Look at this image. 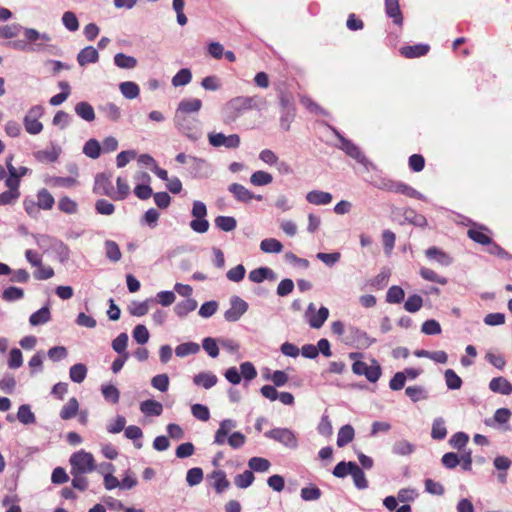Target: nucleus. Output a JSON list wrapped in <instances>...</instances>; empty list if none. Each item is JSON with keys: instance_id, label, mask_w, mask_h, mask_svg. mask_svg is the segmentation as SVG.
Wrapping results in <instances>:
<instances>
[{"instance_id": "obj_1", "label": "nucleus", "mask_w": 512, "mask_h": 512, "mask_svg": "<svg viewBox=\"0 0 512 512\" xmlns=\"http://www.w3.org/2000/svg\"><path fill=\"white\" fill-rule=\"evenodd\" d=\"M236 426L237 423L233 419L222 420L219 424V428L215 432L213 443L219 446L228 443L233 449L241 448L246 442L245 435L238 431L230 433Z\"/></svg>"}, {"instance_id": "obj_2", "label": "nucleus", "mask_w": 512, "mask_h": 512, "mask_svg": "<svg viewBox=\"0 0 512 512\" xmlns=\"http://www.w3.org/2000/svg\"><path fill=\"white\" fill-rule=\"evenodd\" d=\"M23 34L25 40H15L10 42L8 45L20 51L30 50L40 52L44 50V45L42 43H38V40L43 42L51 41V36L47 33H40L38 30L34 28H24Z\"/></svg>"}, {"instance_id": "obj_3", "label": "nucleus", "mask_w": 512, "mask_h": 512, "mask_svg": "<svg viewBox=\"0 0 512 512\" xmlns=\"http://www.w3.org/2000/svg\"><path fill=\"white\" fill-rule=\"evenodd\" d=\"M175 128L192 141L200 139L201 123L197 115L179 114L174 115Z\"/></svg>"}, {"instance_id": "obj_4", "label": "nucleus", "mask_w": 512, "mask_h": 512, "mask_svg": "<svg viewBox=\"0 0 512 512\" xmlns=\"http://www.w3.org/2000/svg\"><path fill=\"white\" fill-rule=\"evenodd\" d=\"M333 133L340 141L339 149L344 151L349 157L355 159L359 164L363 165L367 170L374 169V165L366 158L360 148L350 140L341 135L335 128L330 127Z\"/></svg>"}, {"instance_id": "obj_5", "label": "nucleus", "mask_w": 512, "mask_h": 512, "mask_svg": "<svg viewBox=\"0 0 512 512\" xmlns=\"http://www.w3.org/2000/svg\"><path fill=\"white\" fill-rule=\"evenodd\" d=\"M69 462L71 465V473L86 474L96 469L93 455L84 450L73 453Z\"/></svg>"}, {"instance_id": "obj_6", "label": "nucleus", "mask_w": 512, "mask_h": 512, "mask_svg": "<svg viewBox=\"0 0 512 512\" xmlns=\"http://www.w3.org/2000/svg\"><path fill=\"white\" fill-rule=\"evenodd\" d=\"M191 215L194 218L191 220L190 228L199 234L206 233L209 229V222L206 219L207 207L204 202L195 200L192 205Z\"/></svg>"}, {"instance_id": "obj_7", "label": "nucleus", "mask_w": 512, "mask_h": 512, "mask_svg": "<svg viewBox=\"0 0 512 512\" xmlns=\"http://www.w3.org/2000/svg\"><path fill=\"white\" fill-rule=\"evenodd\" d=\"M247 111V105L243 101V96L234 97L222 109L223 122L231 124Z\"/></svg>"}, {"instance_id": "obj_8", "label": "nucleus", "mask_w": 512, "mask_h": 512, "mask_svg": "<svg viewBox=\"0 0 512 512\" xmlns=\"http://www.w3.org/2000/svg\"><path fill=\"white\" fill-rule=\"evenodd\" d=\"M346 344L354 345L360 349H366L376 342L365 331L354 327H347V336L344 338Z\"/></svg>"}, {"instance_id": "obj_9", "label": "nucleus", "mask_w": 512, "mask_h": 512, "mask_svg": "<svg viewBox=\"0 0 512 512\" xmlns=\"http://www.w3.org/2000/svg\"><path fill=\"white\" fill-rule=\"evenodd\" d=\"M352 371L359 376H365L369 382L375 383L382 374L380 365L376 360L372 361V365L359 360H355L352 364Z\"/></svg>"}, {"instance_id": "obj_10", "label": "nucleus", "mask_w": 512, "mask_h": 512, "mask_svg": "<svg viewBox=\"0 0 512 512\" xmlns=\"http://www.w3.org/2000/svg\"><path fill=\"white\" fill-rule=\"evenodd\" d=\"M265 437L275 440L287 448L296 449L298 447V439L296 434L288 428H274L265 432Z\"/></svg>"}, {"instance_id": "obj_11", "label": "nucleus", "mask_w": 512, "mask_h": 512, "mask_svg": "<svg viewBox=\"0 0 512 512\" xmlns=\"http://www.w3.org/2000/svg\"><path fill=\"white\" fill-rule=\"evenodd\" d=\"M230 305L231 307L224 313V318L228 322L238 321L248 310V304L239 296H232Z\"/></svg>"}, {"instance_id": "obj_12", "label": "nucleus", "mask_w": 512, "mask_h": 512, "mask_svg": "<svg viewBox=\"0 0 512 512\" xmlns=\"http://www.w3.org/2000/svg\"><path fill=\"white\" fill-rule=\"evenodd\" d=\"M93 191L98 195L108 196L113 199L114 187L111 182V176L105 173L97 174Z\"/></svg>"}, {"instance_id": "obj_13", "label": "nucleus", "mask_w": 512, "mask_h": 512, "mask_svg": "<svg viewBox=\"0 0 512 512\" xmlns=\"http://www.w3.org/2000/svg\"><path fill=\"white\" fill-rule=\"evenodd\" d=\"M228 191L234 196V198L243 203H248L253 199H256L258 201L262 200L261 195H255L253 192L248 190L246 187H244L241 184L238 183H232L228 186Z\"/></svg>"}, {"instance_id": "obj_14", "label": "nucleus", "mask_w": 512, "mask_h": 512, "mask_svg": "<svg viewBox=\"0 0 512 512\" xmlns=\"http://www.w3.org/2000/svg\"><path fill=\"white\" fill-rule=\"evenodd\" d=\"M190 171L198 178H208L213 173V168L210 163L202 158L190 157Z\"/></svg>"}, {"instance_id": "obj_15", "label": "nucleus", "mask_w": 512, "mask_h": 512, "mask_svg": "<svg viewBox=\"0 0 512 512\" xmlns=\"http://www.w3.org/2000/svg\"><path fill=\"white\" fill-rule=\"evenodd\" d=\"M33 237L40 248L54 247L58 249L61 254L63 253L65 257L68 256V247L62 241L44 234H36L33 235Z\"/></svg>"}, {"instance_id": "obj_16", "label": "nucleus", "mask_w": 512, "mask_h": 512, "mask_svg": "<svg viewBox=\"0 0 512 512\" xmlns=\"http://www.w3.org/2000/svg\"><path fill=\"white\" fill-rule=\"evenodd\" d=\"M202 107V101L198 98L183 99L179 102L175 113L197 115Z\"/></svg>"}, {"instance_id": "obj_17", "label": "nucleus", "mask_w": 512, "mask_h": 512, "mask_svg": "<svg viewBox=\"0 0 512 512\" xmlns=\"http://www.w3.org/2000/svg\"><path fill=\"white\" fill-rule=\"evenodd\" d=\"M489 389L497 394L508 396L512 393V384L505 377H494L489 382Z\"/></svg>"}, {"instance_id": "obj_18", "label": "nucleus", "mask_w": 512, "mask_h": 512, "mask_svg": "<svg viewBox=\"0 0 512 512\" xmlns=\"http://www.w3.org/2000/svg\"><path fill=\"white\" fill-rule=\"evenodd\" d=\"M248 277H249V280L254 283H261L266 279L270 280V281H274L277 278L276 273L271 268H268V267H260V268L254 269V270L250 271Z\"/></svg>"}, {"instance_id": "obj_19", "label": "nucleus", "mask_w": 512, "mask_h": 512, "mask_svg": "<svg viewBox=\"0 0 512 512\" xmlns=\"http://www.w3.org/2000/svg\"><path fill=\"white\" fill-rule=\"evenodd\" d=\"M12 160L13 156H9L6 159V166L9 172V176L5 180V185L8 187V190L20 192V180L17 178V169L12 165Z\"/></svg>"}, {"instance_id": "obj_20", "label": "nucleus", "mask_w": 512, "mask_h": 512, "mask_svg": "<svg viewBox=\"0 0 512 512\" xmlns=\"http://www.w3.org/2000/svg\"><path fill=\"white\" fill-rule=\"evenodd\" d=\"M99 60V53L93 46L83 48L77 55V62L80 66H85L89 63H96Z\"/></svg>"}, {"instance_id": "obj_21", "label": "nucleus", "mask_w": 512, "mask_h": 512, "mask_svg": "<svg viewBox=\"0 0 512 512\" xmlns=\"http://www.w3.org/2000/svg\"><path fill=\"white\" fill-rule=\"evenodd\" d=\"M61 153V148L51 144L50 148L34 152V157L40 162H55Z\"/></svg>"}, {"instance_id": "obj_22", "label": "nucleus", "mask_w": 512, "mask_h": 512, "mask_svg": "<svg viewBox=\"0 0 512 512\" xmlns=\"http://www.w3.org/2000/svg\"><path fill=\"white\" fill-rule=\"evenodd\" d=\"M390 187H391V189L389 190V192L403 194L408 197L416 198V199L423 198V195L420 192H418L417 190H415L414 188H412L411 186H409L403 182H398V181L393 180Z\"/></svg>"}, {"instance_id": "obj_23", "label": "nucleus", "mask_w": 512, "mask_h": 512, "mask_svg": "<svg viewBox=\"0 0 512 512\" xmlns=\"http://www.w3.org/2000/svg\"><path fill=\"white\" fill-rule=\"evenodd\" d=\"M306 200L313 205H328L332 201V195L329 192L312 190L306 194Z\"/></svg>"}, {"instance_id": "obj_24", "label": "nucleus", "mask_w": 512, "mask_h": 512, "mask_svg": "<svg viewBox=\"0 0 512 512\" xmlns=\"http://www.w3.org/2000/svg\"><path fill=\"white\" fill-rule=\"evenodd\" d=\"M51 320V312L48 305L40 308L32 313L29 317V323L32 326H40L48 323Z\"/></svg>"}, {"instance_id": "obj_25", "label": "nucleus", "mask_w": 512, "mask_h": 512, "mask_svg": "<svg viewBox=\"0 0 512 512\" xmlns=\"http://www.w3.org/2000/svg\"><path fill=\"white\" fill-rule=\"evenodd\" d=\"M385 12L397 25H402L403 17L398 0H385Z\"/></svg>"}, {"instance_id": "obj_26", "label": "nucleus", "mask_w": 512, "mask_h": 512, "mask_svg": "<svg viewBox=\"0 0 512 512\" xmlns=\"http://www.w3.org/2000/svg\"><path fill=\"white\" fill-rule=\"evenodd\" d=\"M426 257L430 260L437 261L442 266H449L452 264V258L444 251L437 247H430L425 251Z\"/></svg>"}, {"instance_id": "obj_27", "label": "nucleus", "mask_w": 512, "mask_h": 512, "mask_svg": "<svg viewBox=\"0 0 512 512\" xmlns=\"http://www.w3.org/2000/svg\"><path fill=\"white\" fill-rule=\"evenodd\" d=\"M140 411L146 416H160L163 412V405L153 399H148L140 404Z\"/></svg>"}, {"instance_id": "obj_28", "label": "nucleus", "mask_w": 512, "mask_h": 512, "mask_svg": "<svg viewBox=\"0 0 512 512\" xmlns=\"http://www.w3.org/2000/svg\"><path fill=\"white\" fill-rule=\"evenodd\" d=\"M104 250H105V256L109 261L116 263L121 260L122 253H121L119 245L115 241L105 240L104 241Z\"/></svg>"}, {"instance_id": "obj_29", "label": "nucleus", "mask_w": 512, "mask_h": 512, "mask_svg": "<svg viewBox=\"0 0 512 512\" xmlns=\"http://www.w3.org/2000/svg\"><path fill=\"white\" fill-rule=\"evenodd\" d=\"M218 378L211 372H201L194 376L193 382L205 389H210L216 385Z\"/></svg>"}, {"instance_id": "obj_30", "label": "nucleus", "mask_w": 512, "mask_h": 512, "mask_svg": "<svg viewBox=\"0 0 512 512\" xmlns=\"http://www.w3.org/2000/svg\"><path fill=\"white\" fill-rule=\"evenodd\" d=\"M76 114L87 122H91L95 119L94 108L91 104L86 101H81L75 105Z\"/></svg>"}, {"instance_id": "obj_31", "label": "nucleus", "mask_w": 512, "mask_h": 512, "mask_svg": "<svg viewBox=\"0 0 512 512\" xmlns=\"http://www.w3.org/2000/svg\"><path fill=\"white\" fill-rule=\"evenodd\" d=\"M354 435V428L351 425L347 424L342 426L338 431L337 446L342 448L348 445L354 439Z\"/></svg>"}, {"instance_id": "obj_32", "label": "nucleus", "mask_w": 512, "mask_h": 512, "mask_svg": "<svg viewBox=\"0 0 512 512\" xmlns=\"http://www.w3.org/2000/svg\"><path fill=\"white\" fill-rule=\"evenodd\" d=\"M429 46L425 44H417L413 46H404L401 48V54L406 58H416L427 54Z\"/></svg>"}, {"instance_id": "obj_33", "label": "nucleus", "mask_w": 512, "mask_h": 512, "mask_svg": "<svg viewBox=\"0 0 512 512\" xmlns=\"http://www.w3.org/2000/svg\"><path fill=\"white\" fill-rule=\"evenodd\" d=\"M197 301L193 298H187L179 303H177L174 307V311L177 316L185 317L190 312L194 311L197 308Z\"/></svg>"}, {"instance_id": "obj_34", "label": "nucleus", "mask_w": 512, "mask_h": 512, "mask_svg": "<svg viewBox=\"0 0 512 512\" xmlns=\"http://www.w3.org/2000/svg\"><path fill=\"white\" fill-rule=\"evenodd\" d=\"M328 316L329 310L326 307L322 306L316 313H313L312 315L309 316V325L314 329H319L323 326Z\"/></svg>"}, {"instance_id": "obj_35", "label": "nucleus", "mask_w": 512, "mask_h": 512, "mask_svg": "<svg viewBox=\"0 0 512 512\" xmlns=\"http://www.w3.org/2000/svg\"><path fill=\"white\" fill-rule=\"evenodd\" d=\"M114 64L121 69H134L138 64V61L133 56H129L124 53H117L114 56Z\"/></svg>"}, {"instance_id": "obj_36", "label": "nucleus", "mask_w": 512, "mask_h": 512, "mask_svg": "<svg viewBox=\"0 0 512 512\" xmlns=\"http://www.w3.org/2000/svg\"><path fill=\"white\" fill-rule=\"evenodd\" d=\"M55 203L54 197L52 194L45 188H42L38 191L37 194V205L43 210L52 209Z\"/></svg>"}, {"instance_id": "obj_37", "label": "nucleus", "mask_w": 512, "mask_h": 512, "mask_svg": "<svg viewBox=\"0 0 512 512\" xmlns=\"http://www.w3.org/2000/svg\"><path fill=\"white\" fill-rule=\"evenodd\" d=\"M79 409V403L75 397H72L62 407L60 411V417L63 420H68L76 416Z\"/></svg>"}, {"instance_id": "obj_38", "label": "nucleus", "mask_w": 512, "mask_h": 512, "mask_svg": "<svg viewBox=\"0 0 512 512\" xmlns=\"http://www.w3.org/2000/svg\"><path fill=\"white\" fill-rule=\"evenodd\" d=\"M87 367L82 363L74 364L70 367L69 377L75 383H82L87 376Z\"/></svg>"}, {"instance_id": "obj_39", "label": "nucleus", "mask_w": 512, "mask_h": 512, "mask_svg": "<svg viewBox=\"0 0 512 512\" xmlns=\"http://www.w3.org/2000/svg\"><path fill=\"white\" fill-rule=\"evenodd\" d=\"M120 92L126 99H135L139 96V86L132 81H125L119 85Z\"/></svg>"}, {"instance_id": "obj_40", "label": "nucleus", "mask_w": 512, "mask_h": 512, "mask_svg": "<svg viewBox=\"0 0 512 512\" xmlns=\"http://www.w3.org/2000/svg\"><path fill=\"white\" fill-rule=\"evenodd\" d=\"M17 419L24 425L36 422L35 414L31 411V407L28 404H23L18 408Z\"/></svg>"}, {"instance_id": "obj_41", "label": "nucleus", "mask_w": 512, "mask_h": 512, "mask_svg": "<svg viewBox=\"0 0 512 512\" xmlns=\"http://www.w3.org/2000/svg\"><path fill=\"white\" fill-rule=\"evenodd\" d=\"M214 222L215 226L224 232L233 231L237 226V221L232 216H217Z\"/></svg>"}, {"instance_id": "obj_42", "label": "nucleus", "mask_w": 512, "mask_h": 512, "mask_svg": "<svg viewBox=\"0 0 512 512\" xmlns=\"http://www.w3.org/2000/svg\"><path fill=\"white\" fill-rule=\"evenodd\" d=\"M447 435L445 420L442 417L434 419L431 429V437L435 440H443Z\"/></svg>"}, {"instance_id": "obj_43", "label": "nucleus", "mask_w": 512, "mask_h": 512, "mask_svg": "<svg viewBox=\"0 0 512 512\" xmlns=\"http://www.w3.org/2000/svg\"><path fill=\"white\" fill-rule=\"evenodd\" d=\"M483 230H488L484 226H480L479 229H469L467 232L468 237L474 242L481 245H488L491 242V238L486 235Z\"/></svg>"}, {"instance_id": "obj_44", "label": "nucleus", "mask_w": 512, "mask_h": 512, "mask_svg": "<svg viewBox=\"0 0 512 512\" xmlns=\"http://www.w3.org/2000/svg\"><path fill=\"white\" fill-rule=\"evenodd\" d=\"M260 249L264 253H280L283 250V245L275 238H266L260 242Z\"/></svg>"}, {"instance_id": "obj_45", "label": "nucleus", "mask_w": 512, "mask_h": 512, "mask_svg": "<svg viewBox=\"0 0 512 512\" xmlns=\"http://www.w3.org/2000/svg\"><path fill=\"white\" fill-rule=\"evenodd\" d=\"M415 451V446L407 440L396 441L392 446V452L399 456H408Z\"/></svg>"}, {"instance_id": "obj_46", "label": "nucleus", "mask_w": 512, "mask_h": 512, "mask_svg": "<svg viewBox=\"0 0 512 512\" xmlns=\"http://www.w3.org/2000/svg\"><path fill=\"white\" fill-rule=\"evenodd\" d=\"M405 394L413 401L414 403L420 400L428 399V392L422 386H408L405 389Z\"/></svg>"}, {"instance_id": "obj_47", "label": "nucleus", "mask_w": 512, "mask_h": 512, "mask_svg": "<svg viewBox=\"0 0 512 512\" xmlns=\"http://www.w3.org/2000/svg\"><path fill=\"white\" fill-rule=\"evenodd\" d=\"M243 101L247 105V110H262L266 107L267 101L260 95L243 96Z\"/></svg>"}, {"instance_id": "obj_48", "label": "nucleus", "mask_w": 512, "mask_h": 512, "mask_svg": "<svg viewBox=\"0 0 512 512\" xmlns=\"http://www.w3.org/2000/svg\"><path fill=\"white\" fill-rule=\"evenodd\" d=\"M248 467L251 471L267 472L271 467V463L263 457H252L248 460Z\"/></svg>"}, {"instance_id": "obj_49", "label": "nucleus", "mask_w": 512, "mask_h": 512, "mask_svg": "<svg viewBox=\"0 0 512 512\" xmlns=\"http://www.w3.org/2000/svg\"><path fill=\"white\" fill-rule=\"evenodd\" d=\"M200 351L199 344L195 342H186L179 344L176 349L175 353L178 357H186L188 355L196 354Z\"/></svg>"}, {"instance_id": "obj_50", "label": "nucleus", "mask_w": 512, "mask_h": 512, "mask_svg": "<svg viewBox=\"0 0 512 512\" xmlns=\"http://www.w3.org/2000/svg\"><path fill=\"white\" fill-rule=\"evenodd\" d=\"M192 80V73L188 68L180 69L172 78L174 87L185 86Z\"/></svg>"}, {"instance_id": "obj_51", "label": "nucleus", "mask_w": 512, "mask_h": 512, "mask_svg": "<svg viewBox=\"0 0 512 512\" xmlns=\"http://www.w3.org/2000/svg\"><path fill=\"white\" fill-rule=\"evenodd\" d=\"M101 392H102L104 399L107 402H110L112 404H116L119 402L120 392L114 385H112V384L102 385Z\"/></svg>"}, {"instance_id": "obj_52", "label": "nucleus", "mask_w": 512, "mask_h": 512, "mask_svg": "<svg viewBox=\"0 0 512 512\" xmlns=\"http://www.w3.org/2000/svg\"><path fill=\"white\" fill-rule=\"evenodd\" d=\"M350 475L353 478L354 485L358 489L363 490L368 487V481L365 477V474L357 464L354 465Z\"/></svg>"}, {"instance_id": "obj_53", "label": "nucleus", "mask_w": 512, "mask_h": 512, "mask_svg": "<svg viewBox=\"0 0 512 512\" xmlns=\"http://www.w3.org/2000/svg\"><path fill=\"white\" fill-rule=\"evenodd\" d=\"M83 153L92 159H97L101 154L100 143L96 139H89L83 147Z\"/></svg>"}, {"instance_id": "obj_54", "label": "nucleus", "mask_w": 512, "mask_h": 512, "mask_svg": "<svg viewBox=\"0 0 512 512\" xmlns=\"http://www.w3.org/2000/svg\"><path fill=\"white\" fill-rule=\"evenodd\" d=\"M254 480L253 472L251 470H245L243 473L235 476L234 483L238 488L245 489L252 485Z\"/></svg>"}, {"instance_id": "obj_55", "label": "nucleus", "mask_w": 512, "mask_h": 512, "mask_svg": "<svg viewBox=\"0 0 512 512\" xmlns=\"http://www.w3.org/2000/svg\"><path fill=\"white\" fill-rule=\"evenodd\" d=\"M444 378L448 389L458 390L462 386V379L452 369H447L444 373Z\"/></svg>"}, {"instance_id": "obj_56", "label": "nucleus", "mask_w": 512, "mask_h": 512, "mask_svg": "<svg viewBox=\"0 0 512 512\" xmlns=\"http://www.w3.org/2000/svg\"><path fill=\"white\" fill-rule=\"evenodd\" d=\"M273 181V177L270 173L259 170L254 172L250 177V182L255 186L268 185Z\"/></svg>"}, {"instance_id": "obj_57", "label": "nucleus", "mask_w": 512, "mask_h": 512, "mask_svg": "<svg viewBox=\"0 0 512 512\" xmlns=\"http://www.w3.org/2000/svg\"><path fill=\"white\" fill-rule=\"evenodd\" d=\"M212 477L215 479L214 488L217 491V493H222L229 487L230 483L227 480L226 474L224 471H222V470L214 471L212 474Z\"/></svg>"}, {"instance_id": "obj_58", "label": "nucleus", "mask_w": 512, "mask_h": 512, "mask_svg": "<svg viewBox=\"0 0 512 512\" xmlns=\"http://www.w3.org/2000/svg\"><path fill=\"white\" fill-rule=\"evenodd\" d=\"M58 208L66 214H75L78 211V204L70 197L64 196L60 198Z\"/></svg>"}, {"instance_id": "obj_59", "label": "nucleus", "mask_w": 512, "mask_h": 512, "mask_svg": "<svg viewBox=\"0 0 512 512\" xmlns=\"http://www.w3.org/2000/svg\"><path fill=\"white\" fill-rule=\"evenodd\" d=\"M511 417V411L508 408H499L495 411L493 419L486 420L485 423L492 426L493 422L498 424H506Z\"/></svg>"}, {"instance_id": "obj_60", "label": "nucleus", "mask_w": 512, "mask_h": 512, "mask_svg": "<svg viewBox=\"0 0 512 512\" xmlns=\"http://www.w3.org/2000/svg\"><path fill=\"white\" fill-rule=\"evenodd\" d=\"M24 28L20 24L0 26V38L12 39L19 35Z\"/></svg>"}, {"instance_id": "obj_61", "label": "nucleus", "mask_w": 512, "mask_h": 512, "mask_svg": "<svg viewBox=\"0 0 512 512\" xmlns=\"http://www.w3.org/2000/svg\"><path fill=\"white\" fill-rule=\"evenodd\" d=\"M62 23L65 28L70 32H75L79 29V21L74 12L66 11L62 15Z\"/></svg>"}, {"instance_id": "obj_62", "label": "nucleus", "mask_w": 512, "mask_h": 512, "mask_svg": "<svg viewBox=\"0 0 512 512\" xmlns=\"http://www.w3.org/2000/svg\"><path fill=\"white\" fill-rule=\"evenodd\" d=\"M150 300H145L143 302L133 301L129 306V313L133 316L141 317L148 313L149 311V303Z\"/></svg>"}, {"instance_id": "obj_63", "label": "nucleus", "mask_w": 512, "mask_h": 512, "mask_svg": "<svg viewBox=\"0 0 512 512\" xmlns=\"http://www.w3.org/2000/svg\"><path fill=\"white\" fill-rule=\"evenodd\" d=\"M356 463L349 461H341L339 462L333 469V475L337 478H344L348 474H351V471Z\"/></svg>"}, {"instance_id": "obj_64", "label": "nucleus", "mask_w": 512, "mask_h": 512, "mask_svg": "<svg viewBox=\"0 0 512 512\" xmlns=\"http://www.w3.org/2000/svg\"><path fill=\"white\" fill-rule=\"evenodd\" d=\"M423 305V299L417 294H413L407 298L404 303V308L410 313H415L421 309Z\"/></svg>"}]
</instances>
